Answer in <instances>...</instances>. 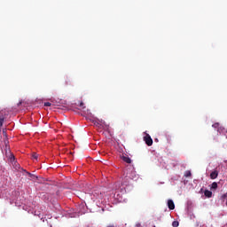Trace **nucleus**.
<instances>
[{
    "label": "nucleus",
    "mask_w": 227,
    "mask_h": 227,
    "mask_svg": "<svg viewBox=\"0 0 227 227\" xmlns=\"http://www.w3.org/2000/svg\"><path fill=\"white\" fill-rule=\"evenodd\" d=\"M144 141L147 146H152V145H153V139H152V137H150L149 134L144 137Z\"/></svg>",
    "instance_id": "f257e3e1"
},
{
    "label": "nucleus",
    "mask_w": 227,
    "mask_h": 227,
    "mask_svg": "<svg viewBox=\"0 0 227 227\" xmlns=\"http://www.w3.org/2000/svg\"><path fill=\"white\" fill-rule=\"evenodd\" d=\"M217 176H219V172L217 170H214L213 172H211L210 174L211 180H215Z\"/></svg>",
    "instance_id": "f03ea898"
},
{
    "label": "nucleus",
    "mask_w": 227,
    "mask_h": 227,
    "mask_svg": "<svg viewBox=\"0 0 227 227\" xmlns=\"http://www.w3.org/2000/svg\"><path fill=\"white\" fill-rule=\"evenodd\" d=\"M3 134H4V136H5V138H4V145H5V150H8L9 148H10V145H8V138H7V137H6V131H3Z\"/></svg>",
    "instance_id": "7ed1b4c3"
},
{
    "label": "nucleus",
    "mask_w": 227,
    "mask_h": 227,
    "mask_svg": "<svg viewBox=\"0 0 227 227\" xmlns=\"http://www.w3.org/2000/svg\"><path fill=\"white\" fill-rule=\"evenodd\" d=\"M168 207L169 210H175V202L172 200H168Z\"/></svg>",
    "instance_id": "20e7f679"
},
{
    "label": "nucleus",
    "mask_w": 227,
    "mask_h": 227,
    "mask_svg": "<svg viewBox=\"0 0 227 227\" xmlns=\"http://www.w3.org/2000/svg\"><path fill=\"white\" fill-rule=\"evenodd\" d=\"M121 160L126 162L127 164H131L132 163V160H130V158L127 155L122 156Z\"/></svg>",
    "instance_id": "39448f33"
},
{
    "label": "nucleus",
    "mask_w": 227,
    "mask_h": 227,
    "mask_svg": "<svg viewBox=\"0 0 227 227\" xmlns=\"http://www.w3.org/2000/svg\"><path fill=\"white\" fill-rule=\"evenodd\" d=\"M204 196H206V198H212V192L208 191V190H206L204 192Z\"/></svg>",
    "instance_id": "423d86ee"
},
{
    "label": "nucleus",
    "mask_w": 227,
    "mask_h": 227,
    "mask_svg": "<svg viewBox=\"0 0 227 227\" xmlns=\"http://www.w3.org/2000/svg\"><path fill=\"white\" fill-rule=\"evenodd\" d=\"M210 189H211V191L217 189V183H215V182L212 183Z\"/></svg>",
    "instance_id": "0eeeda50"
},
{
    "label": "nucleus",
    "mask_w": 227,
    "mask_h": 227,
    "mask_svg": "<svg viewBox=\"0 0 227 227\" xmlns=\"http://www.w3.org/2000/svg\"><path fill=\"white\" fill-rule=\"evenodd\" d=\"M4 123V117L0 116V130H1V127H3Z\"/></svg>",
    "instance_id": "6e6552de"
},
{
    "label": "nucleus",
    "mask_w": 227,
    "mask_h": 227,
    "mask_svg": "<svg viewBox=\"0 0 227 227\" xmlns=\"http://www.w3.org/2000/svg\"><path fill=\"white\" fill-rule=\"evenodd\" d=\"M28 176L32 178V180H38V176H35V175L28 173Z\"/></svg>",
    "instance_id": "1a4fd4ad"
},
{
    "label": "nucleus",
    "mask_w": 227,
    "mask_h": 227,
    "mask_svg": "<svg viewBox=\"0 0 227 227\" xmlns=\"http://www.w3.org/2000/svg\"><path fill=\"white\" fill-rule=\"evenodd\" d=\"M191 176H192V173H191L190 170H187V171L184 173V176H185L186 178H188V177Z\"/></svg>",
    "instance_id": "9d476101"
},
{
    "label": "nucleus",
    "mask_w": 227,
    "mask_h": 227,
    "mask_svg": "<svg viewBox=\"0 0 227 227\" xmlns=\"http://www.w3.org/2000/svg\"><path fill=\"white\" fill-rule=\"evenodd\" d=\"M32 158L35 159V160H38V154L36 153H32Z\"/></svg>",
    "instance_id": "9b49d317"
},
{
    "label": "nucleus",
    "mask_w": 227,
    "mask_h": 227,
    "mask_svg": "<svg viewBox=\"0 0 227 227\" xmlns=\"http://www.w3.org/2000/svg\"><path fill=\"white\" fill-rule=\"evenodd\" d=\"M15 160V156L13 154H11L10 161L13 162Z\"/></svg>",
    "instance_id": "f8f14e48"
},
{
    "label": "nucleus",
    "mask_w": 227,
    "mask_h": 227,
    "mask_svg": "<svg viewBox=\"0 0 227 227\" xmlns=\"http://www.w3.org/2000/svg\"><path fill=\"white\" fill-rule=\"evenodd\" d=\"M178 222H176V221H174L173 223H172V226L173 227H178Z\"/></svg>",
    "instance_id": "ddd939ff"
},
{
    "label": "nucleus",
    "mask_w": 227,
    "mask_h": 227,
    "mask_svg": "<svg viewBox=\"0 0 227 227\" xmlns=\"http://www.w3.org/2000/svg\"><path fill=\"white\" fill-rule=\"evenodd\" d=\"M51 106H52V104H51L50 102H45L44 103L45 107H51Z\"/></svg>",
    "instance_id": "4468645a"
},
{
    "label": "nucleus",
    "mask_w": 227,
    "mask_h": 227,
    "mask_svg": "<svg viewBox=\"0 0 227 227\" xmlns=\"http://www.w3.org/2000/svg\"><path fill=\"white\" fill-rule=\"evenodd\" d=\"M212 127H214V129H217V127H219V123L216 122V123L213 124Z\"/></svg>",
    "instance_id": "2eb2a0df"
},
{
    "label": "nucleus",
    "mask_w": 227,
    "mask_h": 227,
    "mask_svg": "<svg viewBox=\"0 0 227 227\" xmlns=\"http://www.w3.org/2000/svg\"><path fill=\"white\" fill-rule=\"evenodd\" d=\"M106 227H116V226H114V224H109Z\"/></svg>",
    "instance_id": "dca6fc26"
},
{
    "label": "nucleus",
    "mask_w": 227,
    "mask_h": 227,
    "mask_svg": "<svg viewBox=\"0 0 227 227\" xmlns=\"http://www.w3.org/2000/svg\"><path fill=\"white\" fill-rule=\"evenodd\" d=\"M136 226L137 227H141V223H137Z\"/></svg>",
    "instance_id": "f3484780"
},
{
    "label": "nucleus",
    "mask_w": 227,
    "mask_h": 227,
    "mask_svg": "<svg viewBox=\"0 0 227 227\" xmlns=\"http://www.w3.org/2000/svg\"><path fill=\"white\" fill-rule=\"evenodd\" d=\"M84 106V103L80 104V107H82Z\"/></svg>",
    "instance_id": "a211bd4d"
},
{
    "label": "nucleus",
    "mask_w": 227,
    "mask_h": 227,
    "mask_svg": "<svg viewBox=\"0 0 227 227\" xmlns=\"http://www.w3.org/2000/svg\"><path fill=\"white\" fill-rule=\"evenodd\" d=\"M153 227H156L155 225Z\"/></svg>",
    "instance_id": "6ab92c4d"
}]
</instances>
